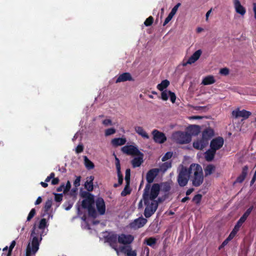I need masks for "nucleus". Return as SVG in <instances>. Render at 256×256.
<instances>
[{
	"label": "nucleus",
	"mask_w": 256,
	"mask_h": 256,
	"mask_svg": "<svg viewBox=\"0 0 256 256\" xmlns=\"http://www.w3.org/2000/svg\"><path fill=\"white\" fill-rule=\"evenodd\" d=\"M190 180L195 187L200 186L204 182V177L202 166L197 164H192L190 166Z\"/></svg>",
	"instance_id": "f257e3e1"
},
{
	"label": "nucleus",
	"mask_w": 256,
	"mask_h": 256,
	"mask_svg": "<svg viewBox=\"0 0 256 256\" xmlns=\"http://www.w3.org/2000/svg\"><path fill=\"white\" fill-rule=\"evenodd\" d=\"M214 136V130L210 128L204 129L202 132V138L193 142V146L198 150H202L206 147L209 140Z\"/></svg>",
	"instance_id": "f03ea898"
},
{
	"label": "nucleus",
	"mask_w": 256,
	"mask_h": 256,
	"mask_svg": "<svg viewBox=\"0 0 256 256\" xmlns=\"http://www.w3.org/2000/svg\"><path fill=\"white\" fill-rule=\"evenodd\" d=\"M160 188L158 184H154L151 186V184H146L144 193L142 194V198L144 203H146L148 200H155V198L158 196Z\"/></svg>",
	"instance_id": "7ed1b4c3"
},
{
	"label": "nucleus",
	"mask_w": 256,
	"mask_h": 256,
	"mask_svg": "<svg viewBox=\"0 0 256 256\" xmlns=\"http://www.w3.org/2000/svg\"><path fill=\"white\" fill-rule=\"evenodd\" d=\"M189 180H190V167L186 168L182 166L178 173V183L180 187H184L187 185Z\"/></svg>",
	"instance_id": "20e7f679"
},
{
	"label": "nucleus",
	"mask_w": 256,
	"mask_h": 256,
	"mask_svg": "<svg viewBox=\"0 0 256 256\" xmlns=\"http://www.w3.org/2000/svg\"><path fill=\"white\" fill-rule=\"evenodd\" d=\"M172 140L177 144H186L192 140V136L187 132L176 131L172 133Z\"/></svg>",
	"instance_id": "39448f33"
},
{
	"label": "nucleus",
	"mask_w": 256,
	"mask_h": 256,
	"mask_svg": "<svg viewBox=\"0 0 256 256\" xmlns=\"http://www.w3.org/2000/svg\"><path fill=\"white\" fill-rule=\"evenodd\" d=\"M162 200L159 198L158 200H148L146 203L144 204L146 206L144 211V216L146 218H150L156 211L158 208V202H162Z\"/></svg>",
	"instance_id": "423d86ee"
},
{
	"label": "nucleus",
	"mask_w": 256,
	"mask_h": 256,
	"mask_svg": "<svg viewBox=\"0 0 256 256\" xmlns=\"http://www.w3.org/2000/svg\"><path fill=\"white\" fill-rule=\"evenodd\" d=\"M94 197L84 199L82 201V206L83 208L87 209L90 216L93 218L96 217V212L94 208Z\"/></svg>",
	"instance_id": "0eeeda50"
},
{
	"label": "nucleus",
	"mask_w": 256,
	"mask_h": 256,
	"mask_svg": "<svg viewBox=\"0 0 256 256\" xmlns=\"http://www.w3.org/2000/svg\"><path fill=\"white\" fill-rule=\"evenodd\" d=\"M34 228L32 231L30 236L32 237L31 246L30 245V251L33 252L34 254L38 252L39 249L40 242L42 240V234H40V239L38 238V234H36Z\"/></svg>",
	"instance_id": "6e6552de"
},
{
	"label": "nucleus",
	"mask_w": 256,
	"mask_h": 256,
	"mask_svg": "<svg viewBox=\"0 0 256 256\" xmlns=\"http://www.w3.org/2000/svg\"><path fill=\"white\" fill-rule=\"evenodd\" d=\"M147 222L146 218L140 216L131 222L130 224V227L134 230H138L143 227L146 224Z\"/></svg>",
	"instance_id": "1a4fd4ad"
},
{
	"label": "nucleus",
	"mask_w": 256,
	"mask_h": 256,
	"mask_svg": "<svg viewBox=\"0 0 256 256\" xmlns=\"http://www.w3.org/2000/svg\"><path fill=\"white\" fill-rule=\"evenodd\" d=\"M122 152L127 155L135 156L141 154L137 147L132 145H127L122 148Z\"/></svg>",
	"instance_id": "9d476101"
},
{
	"label": "nucleus",
	"mask_w": 256,
	"mask_h": 256,
	"mask_svg": "<svg viewBox=\"0 0 256 256\" xmlns=\"http://www.w3.org/2000/svg\"><path fill=\"white\" fill-rule=\"evenodd\" d=\"M224 139L222 137L218 136L212 140L210 143V148L216 152L220 150L224 144Z\"/></svg>",
	"instance_id": "9b49d317"
},
{
	"label": "nucleus",
	"mask_w": 256,
	"mask_h": 256,
	"mask_svg": "<svg viewBox=\"0 0 256 256\" xmlns=\"http://www.w3.org/2000/svg\"><path fill=\"white\" fill-rule=\"evenodd\" d=\"M154 140L158 144H163L166 140L165 134L157 130H154L152 132Z\"/></svg>",
	"instance_id": "f8f14e48"
},
{
	"label": "nucleus",
	"mask_w": 256,
	"mask_h": 256,
	"mask_svg": "<svg viewBox=\"0 0 256 256\" xmlns=\"http://www.w3.org/2000/svg\"><path fill=\"white\" fill-rule=\"evenodd\" d=\"M159 172L160 169L158 168H154L149 170L146 175V184H151L154 178L158 174Z\"/></svg>",
	"instance_id": "ddd939ff"
},
{
	"label": "nucleus",
	"mask_w": 256,
	"mask_h": 256,
	"mask_svg": "<svg viewBox=\"0 0 256 256\" xmlns=\"http://www.w3.org/2000/svg\"><path fill=\"white\" fill-rule=\"evenodd\" d=\"M134 240V237L131 234H122L118 236V242L123 244H129Z\"/></svg>",
	"instance_id": "4468645a"
},
{
	"label": "nucleus",
	"mask_w": 256,
	"mask_h": 256,
	"mask_svg": "<svg viewBox=\"0 0 256 256\" xmlns=\"http://www.w3.org/2000/svg\"><path fill=\"white\" fill-rule=\"evenodd\" d=\"M96 204L98 213L101 215L104 214L106 212V205L104 199L100 197L97 198L96 201Z\"/></svg>",
	"instance_id": "2eb2a0df"
},
{
	"label": "nucleus",
	"mask_w": 256,
	"mask_h": 256,
	"mask_svg": "<svg viewBox=\"0 0 256 256\" xmlns=\"http://www.w3.org/2000/svg\"><path fill=\"white\" fill-rule=\"evenodd\" d=\"M251 114V112L245 110H235L232 112V115L236 118L242 117L244 120L248 118Z\"/></svg>",
	"instance_id": "dca6fc26"
},
{
	"label": "nucleus",
	"mask_w": 256,
	"mask_h": 256,
	"mask_svg": "<svg viewBox=\"0 0 256 256\" xmlns=\"http://www.w3.org/2000/svg\"><path fill=\"white\" fill-rule=\"evenodd\" d=\"M248 166H244L242 168V171L240 175L238 176L234 182V184L242 183L245 180L248 172Z\"/></svg>",
	"instance_id": "f3484780"
},
{
	"label": "nucleus",
	"mask_w": 256,
	"mask_h": 256,
	"mask_svg": "<svg viewBox=\"0 0 256 256\" xmlns=\"http://www.w3.org/2000/svg\"><path fill=\"white\" fill-rule=\"evenodd\" d=\"M138 156L134 158L131 161L132 167L135 168L139 167L144 162V154L141 152V154H136Z\"/></svg>",
	"instance_id": "a211bd4d"
},
{
	"label": "nucleus",
	"mask_w": 256,
	"mask_h": 256,
	"mask_svg": "<svg viewBox=\"0 0 256 256\" xmlns=\"http://www.w3.org/2000/svg\"><path fill=\"white\" fill-rule=\"evenodd\" d=\"M134 80L132 78V75L129 72H124L121 74H120L117 79L116 80V82L118 83L120 82H124L126 81H133Z\"/></svg>",
	"instance_id": "6ab92c4d"
},
{
	"label": "nucleus",
	"mask_w": 256,
	"mask_h": 256,
	"mask_svg": "<svg viewBox=\"0 0 256 256\" xmlns=\"http://www.w3.org/2000/svg\"><path fill=\"white\" fill-rule=\"evenodd\" d=\"M234 4L237 13L244 16L246 11L245 8L242 6L239 0H234Z\"/></svg>",
	"instance_id": "aec40b11"
},
{
	"label": "nucleus",
	"mask_w": 256,
	"mask_h": 256,
	"mask_svg": "<svg viewBox=\"0 0 256 256\" xmlns=\"http://www.w3.org/2000/svg\"><path fill=\"white\" fill-rule=\"evenodd\" d=\"M94 180V176H90L86 178V181L84 184V188L88 192H92L94 189L93 180Z\"/></svg>",
	"instance_id": "412c9836"
},
{
	"label": "nucleus",
	"mask_w": 256,
	"mask_h": 256,
	"mask_svg": "<svg viewBox=\"0 0 256 256\" xmlns=\"http://www.w3.org/2000/svg\"><path fill=\"white\" fill-rule=\"evenodd\" d=\"M202 52L200 50H198L195 52L188 60V63H190V64H191L195 62L200 58Z\"/></svg>",
	"instance_id": "4be33fe9"
},
{
	"label": "nucleus",
	"mask_w": 256,
	"mask_h": 256,
	"mask_svg": "<svg viewBox=\"0 0 256 256\" xmlns=\"http://www.w3.org/2000/svg\"><path fill=\"white\" fill-rule=\"evenodd\" d=\"M216 152L211 148L207 150L204 154V158L208 162H212L214 158Z\"/></svg>",
	"instance_id": "5701e85b"
},
{
	"label": "nucleus",
	"mask_w": 256,
	"mask_h": 256,
	"mask_svg": "<svg viewBox=\"0 0 256 256\" xmlns=\"http://www.w3.org/2000/svg\"><path fill=\"white\" fill-rule=\"evenodd\" d=\"M106 241L108 242L110 245L112 246H117V242H118V237L117 234H112L110 235L106 238Z\"/></svg>",
	"instance_id": "b1692460"
},
{
	"label": "nucleus",
	"mask_w": 256,
	"mask_h": 256,
	"mask_svg": "<svg viewBox=\"0 0 256 256\" xmlns=\"http://www.w3.org/2000/svg\"><path fill=\"white\" fill-rule=\"evenodd\" d=\"M121 251L126 254V256H136V250H132L130 246H122Z\"/></svg>",
	"instance_id": "393cba45"
},
{
	"label": "nucleus",
	"mask_w": 256,
	"mask_h": 256,
	"mask_svg": "<svg viewBox=\"0 0 256 256\" xmlns=\"http://www.w3.org/2000/svg\"><path fill=\"white\" fill-rule=\"evenodd\" d=\"M126 142V138H114L112 139L111 141L112 144L114 146L116 147L124 145Z\"/></svg>",
	"instance_id": "a878e982"
},
{
	"label": "nucleus",
	"mask_w": 256,
	"mask_h": 256,
	"mask_svg": "<svg viewBox=\"0 0 256 256\" xmlns=\"http://www.w3.org/2000/svg\"><path fill=\"white\" fill-rule=\"evenodd\" d=\"M187 130L191 136H196L200 132V127L196 125H191L188 127Z\"/></svg>",
	"instance_id": "bb28decb"
},
{
	"label": "nucleus",
	"mask_w": 256,
	"mask_h": 256,
	"mask_svg": "<svg viewBox=\"0 0 256 256\" xmlns=\"http://www.w3.org/2000/svg\"><path fill=\"white\" fill-rule=\"evenodd\" d=\"M134 130L139 135L142 136L143 138H149V136L146 132L144 130L142 127L140 126H135Z\"/></svg>",
	"instance_id": "cd10ccee"
},
{
	"label": "nucleus",
	"mask_w": 256,
	"mask_h": 256,
	"mask_svg": "<svg viewBox=\"0 0 256 256\" xmlns=\"http://www.w3.org/2000/svg\"><path fill=\"white\" fill-rule=\"evenodd\" d=\"M216 82V80L212 76H206L202 80V84L206 86L214 84Z\"/></svg>",
	"instance_id": "c85d7f7f"
},
{
	"label": "nucleus",
	"mask_w": 256,
	"mask_h": 256,
	"mask_svg": "<svg viewBox=\"0 0 256 256\" xmlns=\"http://www.w3.org/2000/svg\"><path fill=\"white\" fill-rule=\"evenodd\" d=\"M216 166L212 164H209L204 168L205 176H207L210 175L215 170Z\"/></svg>",
	"instance_id": "c756f323"
},
{
	"label": "nucleus",
	"mask_w": 256,
	"mask_h": 256,
	"mask_svg": "<svg viewBox=\"0 0 256 256\" xmlns=\"http://www.w3.org/2000/svg\"><path fill=\"white\" fill-rule=\"evenodd\" d=\"M156 239L154 237H150L149 238H146L144 241V243L146 244V245L154 248L156 243Z\"/></svg>",
	"instance_id": "7c9ffc66"
},
{
	"label": "nucleus",
	"mask_w": 256,
	"mask_h": 256,
	"mask_svg": "<svg viewBox=\"0 0 256 256\" xmlns=\"http://www.w3.org/2000/svg\"><path fill=\"white\" fill-rule=\"evenodd\" d=\"M170 85V82L167 80H164L162 81V82L158 84L157 86V88L160 91L164 90L165 88L168 87Z\"/></svg>",
	"instance_id": "2f4dec72"
},
{
	"label": "nucleus",
	"mask_w": 256,
	"mask_h": 256,
	"mask_svg": "<svg viewBox=\"0 0 256 256\" xmlns=\"http://www.w3.org/2000/svg\"><path fill=\"white\" fill-rule=\"evenodd\" d=\"M115 160H116V166L117 171V174L118 178L123 177V176L120 171V161L119 159L115 156Z\"/></svg>",
	"instance_id": "473e14b6"
},
{
	"label": "nucleus",
	"mask_w": 256,
	"mask_h": 256,
	"mask_svg": "<svg viewBox=\"0 0 256 256\" xmlns=\"http://www.w3.org/2000/svg\"><path fill=\"white\" fill-rule=\"evenodd\" d=\"M52 200H48L45 202L44 206V214H42V216H44L46 214H47L48 211L50 210L52 206Z\"/></svg>",
	"instance_id": "72a5a7b5"
},
{
	"label": "nucleus",
	"mask_w": 256,
	"mask_h": 256,
	"mask_svg": "<svg viewBox=\"0 0 256 256\" xmlns=\"http://www.w3.org/2000/svg\"><path fill=\"white\" fill-rule=\"evenodd\" d=\"M172 167L171 162H166L162 164L160 166V171L165 172L168 168Z\"/></svg>",
	"instance_id": "f704fd0d"
},
{
	"label": "nucleus",
	"mask_w": 256,
	"mask_h": 256,
	"mask_svg": "<svg viewBox=\"0 0 256 256\" xmlns=\"http://www.w3.org/2000/svg\"><path fill=\"white\" fill-rule=\"evenodd\" d=\"M130 184H126L124 189L120 194L121 196H125L130 194L132 190L130 188Z\"/></svg>",
	"instance_id": "c9c22d12"
},
{
	"label": "nucleus",
	"mask_w": 256,
	"mask_h": 256,
	"mask_svg": "<svg viewBox=\"0 0 256 256\" xmlns=\"http://www.w3.org/2000/svg\"><path fill=\"white\" fill-rule=\"evenodd\" d=\"M84 163L86 168L91 170L94 168V165L86 156H84Z\"/></svg>",
	"instance_id": "e433bc0d"
},
{
	"label": "nucleus",
	"mask_w": 256,
	"mask_h": 256,
	"mask_svg": "<svg viewBox=\"0 0 256 256\" xmlns=\"http://www.w3.org/2000/svg\"><path fill=\"white\" fill-rule=\"evenodd\" d=\"M48 226L46 218H42L40 222V224L38 225V228L41 230H43L46 227Z\"/></svg>",
	"instance_id": "4c0bfd02"
},
{
	"label": "nucleus",
	"mask_w": 256,
	"mask_h": 256,
	"mask_svg": "<svg viewBox=\"0 0 256 256\" xmlns=\"http://www.w3.org/2000/svg\"><path fill=\"white\" fill-rule=\"evenodd\" d=\"M80 196L82 198H84V199H86V198H94V196L91 194L89 192H86V191H84V192H82L80 194Z\"/></svg>",
	"instance_id": "58836bf2"
},
{
	"label": "nucleus",
	"mask_w": 256,
	"mask_h": 256,
	"mask_svg": "<svg viewBox=\"0 0 256 256\" xmlns=\"http://www.w3.org/2000/svg\"><path fill=\"white\" fill-rule=\"evenodd\" d=\"M154 18L152 16H150L148 18H147L144 22V24L146 26H152L154 22Z\"/></svg>",
	"instance_id": "ea45409f"
},
{
	"label": "nucleus",
	"mask_w": 256,
	"mask_h": 256,
	"mask_svg": "<svg viewBox=\"0 0 256 256\" xmlns=\"http://www.w3.org/2000/svg\"><path fill=\"white\" fill-rule=\"evenodd\" d=\"M130 170L128 168L126 170L125 180L126 184H130Z\"/></svg>",
	"instance_id": "a19ab883"
},
{
	"label": "nucleus",
	"mask_w": 256,
	"mask_h": 256,
	"mask_svg": "<svg viewBox=\"0 0 256 256\" xmlns=\"http://www.w3.org/2000/svg\"><path fill=\"white\" fill-rule=\"evenodd\" d=\"M161 93V98L163 100H167L168 98V91L166 90L162 91Z\"/></svg>",
	"instance_id": "79ce46f5"
},
{
	"label": "nucleus",
	"mask_w": 256,
	"mask_h": 256,
	"mask_svg": "<svg viewBox=\"0 0 256 256\" xmlns=\"http://www.w3.org/2000/svg\"><path fill=\"white\" fill-rule=\"evenodd\" d=\"M36 214V211L35 208H32L28 214L26 220L30 221L33 218V217L35 216Z\"/></svg>",
	"instance_id": "37998d69"
},
{
	"label": "nucleus",
	"mask_w": 256,
	"mask_h": 256,
	"mask_svg": "<svg viewBox=\"0 0 256 256\" xmlns=\"http://www.w3.org/2000/svg\"><path fill=\"white\" fill-rule=\"evenodd\" d=\"M202 198V196L200 194H197L194 196L192 198V201L196 204L200 203Z\"/></svg>",
	"instance_id": "c03bdc74"
},
{
	"label": "nucleus",
	"mask_w": 256,
	"mask_h": 256,
	"mask_svg": "<svg viewBox=\"0 0 256 256\" xmlns=\"http://www.w3.org/2000/svg\"><path fill=\"white\" fill-rule=\"evenodd\" d=\"M170 190V186L169 184L166 182L162 184V190L164 192H168Z\"/></svg>",
	"instance_id": "a18cd8bd"
},
{
	"label": "nucleus",
	"mask_w": 256,
	"mask_h": 256,
	"mask_svg": "<svg viewBox=\"0 0 256 256\" xmlns=\"http://www.w3.org/2000/svg\"><path fill=\"white\" fill-rule=\"evenodd\" d=\"M172 156V152H167L162 158V161L165 162L170 159Z\"/></svg>",
	"instance_id": "49530a36"
},
{
	"label": "nucleus",
	"mask_w": 256,
	"mask_h": 256,
	"mask_svg": "<svg viewBox=\"0 0 256 256\" xmlns=\"http://www.w3.org/2000/svg\"><path fill=\"white\" fill-rule=\"evenodd\" d=\"M116 130L114 128H109L106 130L105 136H108L114 134L116 132Z\"/></svg>",
	"instance_id": "de8ad7c7"
},
{
	"label": "nucleus",
	"mask_w": 256,
	"mask_h": 256,
	"mask_svg": "<svg viewBox=\"0 0 256 256\" xmlns=\"http://www.w3.org/2000/svg\"><path fill=\"white\" fill-rule=\"evenodd\" d=\"M63 194H54V200L56 202H60L62 200Z\"/></svg>",
	"instance_id": "09e8293b"
},
{
	"label": "nucleus",
	"mask_w": 256,
	"mask_h": 256,
	"mask_svg": "<svg viewBox=\"0 0 256 256\" xmlns=\"http://www.w3.org/2000/svg\"><path fill=\"white\" fill-rule=\"evenodd\" d=\"M168 95L170 98V100L172 103H174L176 100V96L175 94L171 91H168Z\"/></svg>",
	"instance_id": "8fccbe9b"
},
{
	"label": "nucleus",
	"mask_w": 256,
	"mask_h": 256,
	"mask_svg": "<svg viewBox=\"0 0 256 256\" xmlns=\"http://www.w3.org/2000/svg\"><path fill=\"white\" fill-rule=\"evenodd\" d=\"M180 6V3H178L172 10L171 12H170V14L171 15L174 16V15L176 14L178 7Z\"/></svg>",
	"instance_id": "3c124183"
},
{
	"label": "nucleus",
	"mask_w": 256,
	"mask_h": 256,
	"mask_svg": "<svg viewBox=\"0 0 256 256\" xmlns=\"http://www.w3.org/2000/svg\"><path fill=\"white\" fill-rule=\"evenodd\" d=\"M71 188V184L69 180H68L66 184V185L64 186V193H66L70 190Z\"/></svg>",
	"instance_id": "603ef678"
},
{
	"label": "nucleus",
	"mask_w": 256,
	"mask_h": 256,
	"mask_svg": "<svg viewBox=\"0 0 256 256\" xmlns=\"http://www.w3.org/2000/svg\"><path fill=\"white\" fill-rule=\"evenodd\" d=\"M81 176H78L74 181V185L76 188H77L80 186Z\"/></svg>",
	"instance_id": "864d4df0"
},
{
	"label": "nucleus",
	"mask_w": 256,
	"mask_h": 256,
	"mask_svg": "<svg viewBox=\"0 0 256 256\" xmlns=\"http://www.w3.org/2000/svg\"><path fill=\"white\" fill-rule=\"evenodd\" d=\"M173 16L169 14L168 16L164 20V22L163 24V26H165L166 24H168L171 20Z\"/></svg>",
	"instance_id": "5fc2aeb1"
},
{
	"label": "nucleus",
	"mask_w": 256,
	"mask_h": 256,
	"mask_svg": "<svg viewBox=\"0 0 256 256\" xmlns=\"http://www.w3.org/2000/svg\"><path fill=\"white\" fill-rule=\"evenodd\" d=\"M220 73L226 76L229 74V70L226 68H221Z\"/></svg>",
	"instance_id": "6e6d98bb"
},
{
	"label": "nucleus",
	"mask_w": 256,
	"mask_h": 256,
	"mask_svg": "<svg viewBox=\"0 0 256 256\" xmlns=\"http://www.w3.org/2000/svg\"><path fill=\"white\" fill-rule=\"evenodd\" d=\"M84 150V146L82 145L78 144L76 148V154H80Z\"/></svg>",
	"instance_id": "4d7b16f0"
},
{
	"label": "nucleus",
	"mask_w": 256,
	"mask_h": 256,
	"mask_svg": "<svg viewBox=\"0 0 256 256\" xmlns=\"http://www.w3.org/2000/svg\"><path fill=\"white\" fill-rule=\"evenodd\" d=\"M16 242L15 240H13L11 244H10V245L9 247V250H8V255H10L11 254V252H12V249L14 248V246H16Z\"/></svg>",
	"instance_id": "13d9d810"
},
{
	"label": "nucleus",
	"mask_w": 256,
	"mask_h": 256,
	"mask_svg": "<svg viewBox=\"0 0 256 256\" xmlns=\"http://www.w3.org/2000/svg\"><path fill=\"white\" fill-rule=\"evenodd\" d=\"M254 208V206H251L249 208H248L246 210L244 214L245 215H246V216H248Z\"/></svg>",
	"instance_id": "bf43d9fd"
},
{
	"label": "nucleus",
	"mask_w": 256,
	"mask_h": 256,
	"mask_svg": "<svg viewBox=\"0 0 256 256\" xmlns=\"http://www.w3.org/2000/svg\"><path fill=\"white\" fill-rule=\"evenodd\" d=\"M32 254H34L32 252L30 251V243H29L26 248V256H31Z\"/></svg>",
	"instance_id": "052dcab7"
},
{
	"label": "nucleus",
	"mask_w": 256,
	"mask_h": 256,
	"mask_svg": "<svg viewBox=\"0 0 256 256\" xmlns=\"http://www.w3.org/2000/svg\"><path fill=\"white\" fill-rule=\"evenodd\" d=\"M55 176V174L54 172H51L50 176H48L45 180V182H49L52 178Z\"/></svg>",
	"instance_id": "680f3d73"
},
{
	"label": "nucleus",
	"mask_w": 256,
	"mask_h": 256,
	"mask_svg": "<svg viewBox=\"0 0 256 256\" xmlns=\"http://www.w3.org/2000/svg\"><path fill=\"white\" fill-rule=\"evenodd\" d=\"M59 182H60L59 178H54H54H52V185H56V184H58Z\"/></svg>",
	"instance_id": "e2e57ef3"
},
{
	"label": "nucleus",
	"mask_w": 256,
	"mask_h": 256,
	"mask_svg": "<svg viewBox=\"0 0 256 256\" xmlns=\"http://www.w3.org/2000/svg\"><path fill=\"white\" fill-rule=\"evenodd\" d=\"M248 218V216L244 214L238 220V221H240L243 224V223Z\"/></svg>",
	"instance_id": "0e129e2a"
},
{
	"label": "nucleus",
	"mask_w": 256,
	"mask_h": 256,
	"mask_svg": "<svg viewBox=\"0 0 256 256\" xmlns=\"http://www.w3.org/2000/svg\"><path fill=\"white\" fill-rule=\"evenodd\" d=\"M248 218V216L244 214L238 220V221H240L243 224V223Z\"/></svg>",
	"instance_id": "69168bd1"
},
{
	"label": "nucleus",
	"mask_w": 256,
	"mask_h": 256,
	"mask_svg": "<svg viewBox=\"0 0 256 256\" xmlns=\"http://www.w3.org/2000/svg\"><path fill=\"white\" fill-rule=\"evenodd\" d=\"M102 124L106 126H108L112 124V121L109 119H106L103 120Z\"/></svg>",
	"instance_id": "338daca9"
},
{
	"label": "nucleus",
	"mask_w": 256,
	"mask_h": 256,
	"mask_svg": "<svg viewBox=\"0 0 256 256\" xmlns=\"http://www.w3.org/2000/svg\"><path fill=\"white\" fill-rule=\"evenodd\" d=\"M64 184H62L58 188H57L56 190L57 192H60L62 190H64Z\"/></svg>",
	"instance_id": "774afa93"
}]
</instances>
